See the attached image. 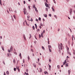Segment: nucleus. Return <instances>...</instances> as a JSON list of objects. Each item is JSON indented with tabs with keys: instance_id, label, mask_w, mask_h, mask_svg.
Segmentation results:
<instances>
[{
	"instance_id": "f257e3e1",
	"label": "nucleus",
	"mask_w": 75,
	"mask_h": 75,
	"mask_svg": "<svg viewBox=\"0 0 75 75\" xmlns=\"http://www.w3.org/2000/svg\"><path fill=\"white\" fill-rule=\"evenodd\" d=\"M48 46L49 48V51H50V52H51V45H48Z\"/></svg>"
},
{
	"instance_id": "f03ea898",
	"label": "nucleus",
	"mask_w": 75,
	"mask_h": 75,
	"mask_svg": "<svg viewBox=\"0 0 75 75\" xmlns=\"http://www.w3.org/2000/svg\"><path fill=\"white\" fill-rule=\"evenodd\" d=\"M23 12H24V14L25 15V13H26L25 12H26V9H25V8H24Z\"/></svg>"
},
{
	"instance_id": "7ed1b4c3",
	"label": "nucleus",
	"mask_w": 75,
	"mask_h": 75,
	"mask_svg": "<svg viewBox=\"0 0 75 75\" xmlns=\"http://www.w3.org/2000/svg\"><path fill=\"white\" fill-rule=\"evenodd\" d=\"M13 46H11V48L10 49V51H13Z\"/></svg>"
},
{
	"instance_id": "20e7f679",
	"label": "nucleus",
	"mask_w": 75,
	"mask_h": 75,
	"mask_svg": "<svg viewBox=\"0 0 75 75\" xmlns=\"http://www.w3.org/2000/svg\"><path fill=\"white\" fill-rule=\"evenodd\" d=\"M66 63H67V60H64V62L63 64V65H65V64H66Z\"/></svg>"
},
{
	"instance_id": "39448f33",
	"label": "nucleus",
	"mask_w": 75,
	"mask_h": 75,
	"mask_svg": "<svg viewBox=\"0 0 75 75\" xmlns=\"http://www.w3.org/2000/svg\"><path fill=\"white\" fill-rule=\"evenodd\" d=\"M45 5L46 6V7H48V4H47V2H45Z\"/></svg>"
},
{
	"instance_id": "423d86ee",
	"label": "nucleus",
	"mask_w": 75,
	"mask_h": 75,
	"mask_svg": "<svg viewBox=\"0 0 75 75\" xmlns=\"http://www.w3.org/2000/svg\"><path fill=\"white\" fill-rule=\"evenodd\" d=\"M72 10L71 9L70 10V14H72Z\"/></svg>"
},
{
	"instance_id": "0eeeda50",
	"label": "nucleus",
	"mask_w": 75,
	"mask_h": 75,
	"mask_svg": "<svg viewBox=\"0 0 75 75\" xmlns=\"http://www.w3.org/2000/svg\"><path fill=\"white\" fill-rule=\"evenodd\" d=\"M23 38H24L25 40V41L26 40V39H25V35H23Z\"/></svg>"
},
{
	"instance_id": "6e6552de",
	"label": "nucleus",
	"mask_w": 75,
	"mask_h": 75,
	"mask_svg": "<svg viewBox=\"0 0 75 75\" xmlns=\"http://www.w3.org/2000/svg\"><path fill=\"white\" fill-rule=\"evenodd\" d=\"M67 54H69V55H71V53L70 52H69V51H68L67 52Z\"/></svg>"
},
{
	"instance_id": "1a4fd4ad",
	"label": "nucleus",
	"mask_w": 75,
	"mask_h": 75,
	"mask_svg": "<svg viewBox=\"0 0 75 75\" xmlns=\"http://www.w3.org/2000/svg\"><path fill=\"white\" fill-rule=\"evenodd\" d=\"M74 35H72V41H74Z\"/></svg>"
},
{
	"instance_id": "9d476101",
	"label": "nucleus",
	"mask_w": 75,
	"mask_h": 75,
	"mask_svg": "<svg viewBox=\"0 0 75 75\" xmlns=\"http://www.w3.org/2000/svg\"><path fill=\"white\" fill-rule=\"evenodd\" d=\"M40 72H42V69H41V68H40Z\"/></svg>"
},
{
	"instance_id": "9b49d317",
	"label": "nucleus",
	"mask_w": 75,
	"mask_h": 75,
	"mask_svg": "<svg viewBox=\"0 0 75 75\" xmlns=\"http://www.w3.org/2000/svg\"><path fill=\"white\" fill-rule=\"evenodd\" d=\"M49 70H51V65H49Z\"/></svg>"
},
{
	"instance_id": "f8f14e48",
	"label": "nucleus",
	"mask_w": 75,
	"mask_h": 75,
	"mask_svg": "<svg viewBox=\"0 0 75 75\" xmlns=\"http://www.w3.org/2000/svg\"><path fill=\"white\" fill-rule=\"evenodd\" d=\"M35 10L36 11H37V12H38V10H37V8H35Z\"/></svg>"
},
{
	"instance_id": "ddd939ff",
	"label": "nucleus",
	"mask_w": 75,
	"mask_h": 75,
	"mask_svg": "<svg viewBox=\"0 0 75 75\" xmlns=\"http://www.w3.org/2000/svg\"><path fill=\"white\" fill-rule=\"evenodd\" d=\"M44 73L45 74H47V75L48 74V73L47 71H45Z\"/></svg>"
},
{
	"instance_id": "4468645a",
	"label": "nucleus",
	"mask_w": 75,
	"mask_h": 75,
	"mask_svg": "<svg viewBox=\"0 0 75 75\" xmlns=\"http://www.w3.org/2000/svg\"><path fill=\"white\" fill-rule=\"evenodd\" d=\"M52 11H55V9H54V8L52 7Z\"/></svg>"
},
{
	"instance_id": "2eb2a0df",
	"label": "nucleus",
	"mask_w": 75,
	"mask_h": 75,
	"mask_svg": "<svg viewBox=\"0 0 75 75\" xmlns=\"http://www.w3.org/2000/svg\"><path fill=\"white\" fill-rule=\"evenodd\" d=\"M6 74H8V75L9 74V72H8V71H7L6 72Z\"/></svg>"
},
{
	"instance_id": "dca6fc26",
	"label": "nucleus",
	"mask_w": 75,
	"mask_h": 75,
	"mask_svg": "<svg viewBox=\"0 0 75 75\" xmlns=\"http://www.w3.org/2000/svg\"><path fill=\"white\" fill-rule=\"evenodd\" d=\"M44 16H45V17H47V14H46L45 16V14H44Z\"/></svg>"
},
{
	"instance_id": "f3484780",
	"label": "nucleus",
	"mask_w": 75,
	"mask_h": 75,
	"mask_svg": "<svg viewBox=\"0 0 75 75\" xmlns=\"http://www.w3.org/2000/svg\"><path fill=\"white\" fill-rule=\"evenodd\" d=\"M70 72H71V71H70V70H68L69 75V74H70Z\"/></svg>"
},
{
	"instance_id": "a211bd4d",
	"label": "nucleus",
	"mask_w": 75,
	"mask_h": 75,
	"mask_svg": "<svg viewBox=\"0 0 75 75\" xmlns=\"http://www.w3.org/2000/svg\"><path fill=\"white\" fill-rule=\"evenodd\" d=\"M42 49H43V50H45V48H44V47L42 46Z\"/></svg>"
},
{
	"instance_id": "6ab92c4d",
	"label": "nucleus",
	"mask_w": 75,
	"mask_h": 75,
	"mask_svg": "<svg viewBox=\"0 0 75 75\" xmlns=\"http://www.w3.org/2000/svg\"><path fill=\"white\" fill-rule=\"evenodd\" d=\"M66 67H68V63L66 64Z\"/></svg>"
},
{
	"instance_id": "aec40b11",
	"label": "nucleus",
	"mask_w": 75,
	"mask_h": 75,
	"mask_svg": "<svg viewBox=\"0 0 75 75\" xmlns=\"http://www.w3.org/2000/svg\"><path fill=\"white\" fill-rule=\"evenodd\" d=\"M28 60H30V57L29 56H28Z\"/></svg>"
},
{
	"instance_id": "412c9836",
	"label": "nucleus",
	"mask_w": 75,
	"mask_h": 75,
	"mask_svg": "<svg viewBox=\"0 0 75 75\" xmlns=\"http://www.w3.org/2000/svg\"><path fill=\"white\" fill-rule=\"evenodd\" d=\"M0 4L1 6H2V4H1V0H0Z\"/></svg>"
},
{
	"instance_id": "4be33fe9",
	"label": "nucleus",
	"mask_w": 75,
	"mask_h": 75,
	"mask_svg": "<svg viewBox=\"0 0 75 75\" xmlns=\"http://www.w3.org/2000/svg\"><path fill=\"white\" fill-rule=\"evenodd\" d=\"M67 52H68V51H69V47H67Z\"/></svg>"
},
{
	"instance_id": "5701e85b",
	"label": "nucleus",
	"mask_w": 75,
	"mask_h": 75,
	"mask_svg": "<svg viewBox=\"0 0 75 75\" xmlns=\"http://www.w3.org/2000/svg\"><path fill=\"white\" fill-rule=\"evenodd\" d=\"M58 47L59 49H60V48L59 47H60V44H58Z\"/></svg>"
},
{
	"instance_id": "b1692460",
	"label": "nucleus",
	"mask_w": 75,
	"mask_h": 75,
	"mask_svg": "<svg viewBox=\"0 0 75 75\" xmlns=\"http://www.w3.org/2000/svg\"><path fill=\"white\" fill-rule=\"evenodd\" d=\"M13 62L14 63V64H15L16 63V60L14 59H13Z\"/></svg>"
},
{
	"instance_id": "393cba45",
	"label": "nucleus",
	"mask_w": 75,
	"mask_h": 75,
	"mask_svg": "<svg viewBox=\"0 0 75 75\" xmlns=\"http://www.w3.org/2000/svg\"><path fill=\"white\" fill-rule=\"evenodd\" d=\"M2 49V50L3 51H4V48L3 47V46L1 47Z\"/></svg>"
},
{
	"instance_id": "a878e982",
	"label": "nucleus",
	"mask_w": 75,
	"mask_h": 75,
	"mask_svg": "<svg viewBox=\"0 0 75 75\" xmlns=\"http://www.w3.org/2000/svg\"><path fill=\"white\" fill-rule=\"evenodd\" d=\"M60 48H61V50H62V46H60Z\"/></svg>"
},
{
	"instance_id": "bb28decb",
	"label": "nucleus",
	"mask_w": 75,
	"mask_h": 75,
	"mask_svg": "<svg viewBox=\"0 0 75 75\" xmlns=\"http://www.w3.org/2000/svg\"><path fill=\"white\" fill-rule=\"evenodd\" d=\"M31 51H32V52H34V51H33V49H31L30 50Z\"/></svg>"
},
{
	"instance_id": "cd10ccee",
	"label": "nucleus",
	"mask_w": 75,
	"mask_h": 75,
	"mask_svg": "<svg viewBox=\"0 0 75 75\" xmlns=\"http://www.w3.org/2000/svg\"><path fill=\"white\" fill-rule=\"evenodd\" d=\"M36 8V7H35V6H33V8Z\"/></svg>"
},
{
	"instance_id": "c85d7f7f",
	"label": "nucleus",
	"mask_w": 75,
	"mask_h": 75,
	"mask_svg": "<svg viewBox=\"0 0 75 75\" xmlns=\"http://www.w3.org/2000/svg\"><path fill=\"white\" fill-rule=\"evenodd\" d=\"M33 30L35 29V27H34V26H33Z\"/></svg>"
},
{
	"instance_id": "c756f323",
	"label": "nucleus",
	"mask_w": 75,
	"mask_h": 75,
	"mask_svg": "<svg viewBox=\"0 0 75 75\" xmlns=\"http://www.w3.org/2000/svg\"><path fill=\"white\" fill-rule=\"evenodd\" d=\"M29 35L30 36V37L29 38H31V34H30Z\"/></svg>"
},
{
	"instance_id": "7c9ffc66",
	"label": "nucleus",
	"mask_w": 75,
	"mask_h": 75,
	"mask_svg": "<svg viewBox=\"0 0 75 75\" xmlns=\"http://www.w3.org/2000/svg\"><path fill=\"white\" fill-rule=\"evenodd\" d=\"M57 68H58V69H59V65H57Z\"/></svg>"
},
{
	"instance_id": "2f4dec72",
	"label": "nucleus",
	"mask_w": 75,
	"mask_h": 75,
	"mask_svg": "<svg viewBox=\"0 0 75 75\" xmlns=\"http://www.w3.org/2000/svg\"><path fill=\"white\" fill-rule=\"evenodd\" d=\"M28 8L29 9V10H30V6H28Z\"/></svg>"
},
{
	"instance_id": "473e14b6",
	"label": "nucleus",
	"mask_w": 75,
	"mask_h": 75,
	"mask_svg": "<svg viewBox=\"0 0 75 75\" xmlns=\"http://www.w3.org/2000/svg\"><path fill=\"white\" fill-rule=\"evenodd\" d=\"M19 69V67H16V69Z\"/></svg>"
},
{
	"instance_id": "72a5a7b5",
	"label": "nucleus",
	"mask_w": 75,
	"mask_h": 75,
	"mask_svg": "<svg viewBox=\"0 0 75 75\" xmlns=\"http://www.w3.org/2000/svg\"><path fill=\"white\" fill-rule=\"evenodd\" d=\"M49 16H50V17H51V14H49Z\"/></svg>"
},
{
	"instance_id": "f704fd0d",
	"label": "nucleus",
	"mask_w": 75,
	"mask_h": 75,
	"mask_svg": "<svg viewBox=\"0 0 75 75\" xmlns=\"http://www.w3.org/2000/svg\"><path fill=\"white\" fill-rule=\"evenodd\" d=\"M49 62H51V59H49Z\"/></svg>"
},
{
	"instance_id": "c9c22d12",
	"label": "nucleus",
	"mask_w": 75,
	"mask_h": 75,
	"mask_svg": "<svg viewBox=\"0 0 75 75\" xmlns=\"http://www.w3.org/2000/svg\"><path fill=\"white\" fill-rule=\"evenodd\" d=\"M31 21L32 22L33 21V19L32 18H31Z\"/></svg>"
},
{
	"instance_id": "e433bc0d",
	"label": "nucleus",
	"mask_w": 75,
	"mask_h": 75,
	"mask_svg": "<svg viewBox=\"0 0 75 75\" xmlns=\"http://www.w3.org/2000/svg\"><path fill=\"white\" fill-rule=\"evenodd\" d=\"M14 70L15 71H16V68H15L14 69Z\"/></svg>"
},
{
	"instance_id": "4c0bfd02",
	"label": "nucleus",
	"mask_w": 75,
	"mask_h": 75,
	"mask_svg": "<svg viewBox=\"0 0 75 75\" xmlns=\"http://www.w3.org/2000/svg\"><path fill=\"white\" fill-rule=\"evenodd\" d=\"M38 20H40V21H41V18L39 17L38 18Z\"/></svg>"
},
{
	"instance_id": "58836bf2",
	"label": "nucleus",
	"mask_w": 75,
	"mask_h": 75,
	"mask_svg": "<svg viewBox=\"0 0 75 75\" xmlns=\"http://www.w3.org/2000/svg\"><path fill=\"white\" fill-rule=\"evenodd\" d=\"M13 17H14V18L16 19V16L15 15H13Z\"/></svg>"
},
{
	"instance_id": "ea45409f",
	"label": "nucleus",
	"mask_w": 75,
	"mask_h": 75,
	"mask_svg": "<svg viewBox=\"0 0 75 75\" xmlns=\"http://www.w3.org/2000/svg\"><path fill=\"white\" fill-rule=\"evenodd\" d=\"M46 10L47 11H48V8H46Z\"/></svg>"
},
{
	"instance_id": "a19ab883",
	"label": "nucleus",
	"mask_w": 75,
	"mask_h": 75,
	"mask_svg": "<svg viewBox=\"0 0 75 75\" xmlns=\"http://www.w3.org/2000/svg\"><path fill=\"white\" fill-rule=\"evenodd\" d=\"M19 56H20V57H21V53H20Z\"/></svg>"
},
{
	"instance_id": "79ce46f5",
	"label": "nucleus",
	"mask_w": 75,
	"mask_h": 75,
	"mask_svg": "<svg viewBox=\"0 0 75 75\" xmlns=\"http://www.w3.org/2000/svg\"><path fill=\"white\" fill-rule=\"evenodd\" d=\"M39 36L40 38H41V35H39Z\"/></svg>"
},
{
	"instance_id": "37998d69",
	"label": "nucleus",
	"mask_w": 75,
	"mask_h": 75,
	"mask_svg": "<svg viewBox=\"0 0 75 75\" xmlns=\"http://www.w3.org/2000/svg\"><path fill=\"white\" fill-rule=\"evenodd\" d=\"M33 66L34 67H35H35H36V65L34 64L33 65Z\"/></svg>"
},
{
	"instance_id": "c03bdc74",
	"label": "nucleus",
	"mask_w": 75,
	"mask_h": 75,
	"mask_svg": "<svg viewBox=\"0 0 75 75\" xmlns=\"http://www.w3.org/2000/svg\"><path fill=\"white\" fill-rule=\"evenodd\" d=\"M40 31V29H38L37 30V31Z\"/></svg>"
},
{
	"instance_id": "a18cd8bd",
	"label": "nucleus",
	"mask_w": 75,
	"mask_h": 75,
	"mask_svg": "<svg viewBox=\"0 0 75 75\" xmlns=\"http://www.w3.org/2000/svg\"><path fill=\"white\" fill-rule=\"evenodd\" d=\"M38 62H39V61H40V59L38 58Z\"/></svg>"
},
{
	"instance_id": "49530a36",
	"label": "nucleus",
	"mask_w": 75,
	"mask_h": 75,
	"mask_svg": "<svg viewBox=\"0 0 75 75\" xmlns=\"http://www.w3.org/2000/svg\"><path fill=\"white\" fill-rule=\"evenodd\" d=\"M43 34V33L42 32V33H41V35L42 36Z\"/></svg>"
},
{
	"instance_id": "de8ad7c7",
	"label": "nucleus",
	"mask_w": 75,
	"mask_h": 75,
	"mask_svg": "<svg viewBox=\"0 0 75 75\" xmlns=\"http://www.w3.org/2000/svg\"><path fill=\"white\" fill-rule=\"evenodd\" d=\"M53 1L54 2V3L55 4H56V2H55V0H53Z\"/></svg>"
},
{
	"instance_id": "09e8293b",
	"label": "nucleus",
	"mask_w": 75,
	"mask_h": 75,
	"mask_svg": "<svg viewBox=\"0 0 75 75\" xmlns=\"http://www.w3.org/2000/svg\"><path fill=\"white\" fill-rule=\"evenodd\" d=\"M39 28L40 29H41V26H39Z\"/></svg>"
},
{
	"instance_id": "8fccbe9b",
	"label": "nucleus",
	"mask_w": 75,
	"mask_h": 75,
	"mask_svg": "<svg viewBox=\"0 0 75 75\" xmlns=\"http://www.w3.org/2000/svg\"><path fill=\"white\" fill-rule=\"evenodd\" d=\"M14 53L15 54H16V55H17V53L16 52H14Z\"/></svg>"
},
{
	"instance_id": "3c124183",
	"label": "nucleus",
	"mask_w": 75,
	"mask_h": 75,
	"mask_svg": "<svg viewBox=\"0 0 75 75\" xmlns=\"http://www.w3.org/2000/svg\"><path fill=\"white\" fill-rule=\"evenodd\" d=\"M48 44H50V41H48Z\"/></svg>"
},
{
	"instance_id": "603ef678",
	"label": "nucleus",
	"mask_w": 75,
	"mask_h": 75,
	"mask_svg": "<svg viewBox=\"0 0 75 75\" xmlns=\"http://www.w3.org/2000/svg\"><path fill=\"white\" fill-rule=\"evenodd\" d=\"M7 56L8 57H9V54H7Z\"/></svg>"
},
{
	"instance_id": "864d4df0",
	"label": "nucleus",
	"mask_w": 75,
	"mask_h": 75,
	"mask_svg": "<svg viewBox=\"0 0 75 75\" xmlns=\"http://www.w3.org/2000/svg\"><path fill=\"white\" fill-rule=\"evenodd\" d=\"M8 52H11V51H10V50H8Z\"/></svg>"
},
{
	"instance_id": "5fc2aeb1",
	"label": "nucleus",
	"mask_w": 75,
	"mask_h": 75,
	"mask_svg": "<svg viewBox=\"0 0 75 75\" xmlns=\"http://www.w3.org/2000/svg\"><path fill=\"white\" fill-rule=\"evenodd\" d=\"M26 72H28V69H26Z\"/></svg>"
},
{
	"instance_id": "6e6d98bb",
	"label": "nucleus",
	"mask_w": 75,
	"mask_h": 75,
	"mask_svg": "<svg viewBox=\"0 0 75 75\" xmlns=\"http://www.w3.org/2000/svg\"><path fill=\"white\" fill-rule=\"evenodd\" d=\"M61 46H62V44L61 43L60 44Z\"/></svg>"
},
{
	"instance_id": "4d7b16f0",
	"label": "nucleus",
	"mask_w": 75,
	"mask_h": 75,
	"mask_svg": "<svg viewBox=\"0 0 75 75\" xmlns=\"http://www.w3.org/2000/svg\"><path fill=\"white\" fill-rule=\"evenodd\" d=\"M3 64H4V65H5V63L4 62V61L3 62Z\"/></svg>"
},
{
	"instance_id": "13d9d810",
	"label": "nucleus",
	"mask_w": 75,
	"mask_h": 75,
	"mask_svg": "<svg viewBox=\"0 0 75 75\" xmlns=\"http://www.w3.org/2000/svg\"><path fill=\"white\" fill-rule=\"evenodd\" d=\"M4 75H6V73H5V72H4Z\"/></svg>"
},
{
	"instance_id": "bf43d9fd",
	"label": "nucleus",
	"mask_w": 75,
	"mask_h": 75,
	"mask_svg": "<svg viewBox=\"0 0 75 75\" xmlns=\"http://www.w3.org/2000/svg\"><path fill=\"white\" fill-rule=\"evenodd\" d=\"M40 25L41 26H42V23H40Z\"/></svg>"
},
{
	"instance_id": "052dcab7",
	"label": "nucleus",
	"mask_w": 75,
	"mask_h": 75,
	"mask_svg": "<svg viewBox=\"0 0 75 75\" xmlns=\"http://www.w3.org/2000/svg\"><path fill=\"white\" fill-rule=\"evenodd\" d=\"M35 27H37V24H35Z\"/></svg>"
},
{
	"instance_id": "680f3d73",
	"label": "nucleus",
	"mask_w": 75,
	"mask_h": 75,
	"mask_svg": "<svg viewBox=\"0 0 75 75\" xmlns=\"http://www.w3.org/2000/svg\"><path fill=\"white\" fill-rule=\"evenodd\" d=\"M0 39H2V37L1 36L0 37Z\"/></svg>"
},
{
	"instance_id": "e2e57ef3",
	"label": "nucleus",
	"mask_w": 75,
	"mask_h": 75,
	"mask_svg": "<svg viewBox=\"0 0 75 75\" xmlns=\"http://www.w3.org/2000/svg\"><path fill=\"white\" fill-rule=\"evenodd\" d=\"M69 30L71 31V32H72V30H71V29H69Z\"/></svg>"
},
{
	"instance_id": "0e129e2a",
	"label": "nucleus",
	"mask_w": 75,
	"mask_h": 75,
	"mask_svg": "<svg viewBox=\"0 0 75 75\" xmlns=\"http://www.w3.org/2000/svg\"><path fill=\"white\" fill-rule=\"evenodd\" d=\"M57 31H59V29H58Z\"/></svg>"
},
{
	"instance_id": "69168bd1",
	"label": "nucleus",
	"mask_w": 75,
	"mask_h": 75,
	"mask_svg": "<svg viewBox=\"0 0 75 75\" xmlns=\"http://www.w3.org/2000/svg\"><path fill=\"white\" fill-rule=\"evenodd\" d=\"M23 2L24 3V4H25V1H24Z\"/></svg>"
},
{
	"instance_id": "338daca9",
	"label": "nucleus",
	"mask_w": 75,
	"mask_h": 75,
	"mask_svg": "<svg viewBox=\"0 0 75 75\" xmlns=\"http://www.w3.org/2000/svg\"><path fill=\"white\" fill-rule=\"evenodd\" d=\"M26 75H28V73H27L26 74Z\"/></svg>"
},
{
	"instance_id": "774afa93",
	"label": "nucleus",
	"mask_w": 75,
	"mask_h": 75,
	"mask_svg": "<svg viewBox=\"0 0 75 75\" xmlns=\"http://www.w3.org/2000/svg\"><path fill=\"white\" fill-rule=\"evenodd\" d=\"M23 63H25L24 59L23 60Z\"/></svg>"
}]
</instances>
